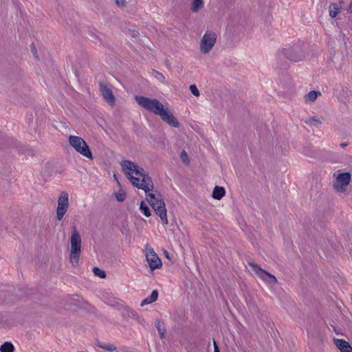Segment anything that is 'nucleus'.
I'll list each match as a JSON object with an SVG mask.
<instances>
[{"label":"nucleus","mask_w":352,"mask_h":352,"mask_svg":"<svg viewBox=\"0 0 352 352\" xmlns=\"http://www.w3.org/2000/svg\"><path fill=\"white\" fill-rule=\"evenodd\" d=\"M81 256V236L74 227L70 239L69 261L73 267L80 264Z\"/></svg>","instance_id":"20e7f679"},{"label":"nucleus","mask_w":352,"mask_h":352,"mask_svg":"<svg viewBox=\"0 0 352 352\" xmlns=\"http://www.w3.org/2000/svg\"><path fill=\"white\" fill-rule=\"evenodd\" d=\"M158 297V292L157 290H153L151 294L142 300L140 305L142 307L151 304L157 300Z\"/></svg>","instance_id":"4468645a"},{"label":"nucleus","mask_w":352,"mask_h":352,"mask_svg":"<svg viewBox=\"0 0 352 352\" xmlns=\"http://www.w3.org/2000/svg\"><path fill=\"white\" fill-rule=\"evenodd\" d=\"M31 47V51H32V54H33L34 56L36 58H38V56H37V52H36V50L35 46L32 44V45H31V47Z\"/></svg>","instance_id":"bb28decb"},{"label":"nucleus","mask_w":352,"mask_h":352,"mask_svg":"<svg viewBox=\"0 0 352 352\" xmlns=\"http://www.w3.org/2000/svg\"><path fill=\"white\" fill-rule=\"evenodd\" d=\"M217 40V34L212 30H207L201 37L199 45V52L203 55L209 54L213 50Z\"/></svg>","instance_id":"39448f33"},{"label":"nucleus","mask_w":352,"mask_h":352,"mask_svg":"<svg viewBox=\"0 0 352 352\" xmlns=\"http://www.w3.org/2000/svg\"><path fill=\"white\" fill-rule=\"evenodd\" d=\"M329 15L335 18L340 12V8L337 3H331L329 7Z\"/></svg>","instance_id":"a211bd4d"},{"label":"nucleus","mask_w":352,"mask_h":352,"mask_svg":"<svg viewBox=\"0 0 352 352\" xmlns=\"http://www.w3.org/2000/svg\"><path fill=\"white\" fill-rule=\"evenodd\" d=\"M204 7V0H192L190 3V10L192 12H198Z\"/></svg>","instance_id":"ddd939ff"},{"label":"nucleus","mask_w":352,"mask_h":352,"mask_svg":"<svg viewBox=\"0 0 352 352\" xmlns=\"http://www.w3.org/2000/svg\"><path fill=\"white\" fill-rule=\"evenodd\" d=\"M31 47V51H32V54H33L34 56L36 58H38V56H37V52H36V50L35 46L32 44V45H31V47Z\"/></svg>","instance_id":"cd10ccee"},{"label":"nucleus","mask_w":352,"mask_h":352,"mask_svg":"<svg viewBox=\"0 0 352 352\" xmlns=\"http://www.w3.org/2000/svg\"><path fill=\"white\" fill-rule=\"evenodd\" d=\"M120 166L122 172L133 186L146 191L151 189L152 179L142 166L127 160H122Z\"/></svg>","instance_id":"f257e3e1"},{"label":"nucleus","mask_w":352,"mask_h":352,"mask_svg":"<svg viewBox=\"0 0 352 352\" xmlns=\"http://www.w3.org/2000/svg\"><path fill=\"white\" fill-rule=\"evenodd\" d=\"M351 180V175L349 172L340 173L336 175L333 187L339 193L346 192Z\"/></svg>","instance_id":"0eeeda50"},{"label":"nucleus","mask_w":352,"mask_h":352,"mask_svg":"<svg viewBox=\"0 0 352 352\" xmlns=\"http://www.w3.org/2000/svg\"><path fill=\"white\" fill-rule=\"evenodd\" d=\"M181 158L184 162H188V155L186 151H182L181 153Z\"/></svg>","instance_id":"a878e982"},{"label":"nucleus","mask_w":352,"mask_h":352,"mask_svg":"<svg viewBox=\"0 0 352 352\" xmlns=\"http://www.w3.org/2000/svg\"><path fill=\"white\" fill-rule=\"evenodd\" d=\"M248 270L253 276L269 285L273 286L277 283V279L274 275L263 270L256 263H249Z\"/></svg>","instance_id":"423d86ee"},{"label":"nucleus","mask_w":352,"mask_h":352,"mask_svg":"<svg viewBox=\"0 0 352 352\" xmlns=\"http://www.w3.org/2000/svg\"><path fill=\"white\" fill-rule=\"evenodd\" d=\"M116 199L118 201L122 202L126 199V195L125 190L122 188V186L119 187L118 191L114 192Z\"/></svg>","instance_id":"f3484780"},{"label":"nucleus","mask_w":352,"mask_h":352,"mask_svg":"<svg viewBox=\"0 0 352 352\" xmlns=\"http://www.w3.org/2000/svg\"><path fill=\"white\" fill-rule=\"evenodd\" d=\"M145 256L147 263L151 271L159 269L162 267V263L157 254L155 252L153 248L146 245L145 249Z\"/></svg>","instance_id":"1a4fd4ad"},{"label":"nucleus","mask_w":352,"mask_h":352,"mask_svg":"<svg viewBox=\"0 0 352 352\" xmlns=\"http://www.w3.org/2000/svg\"><path fill=\"white\" fill-rule=\"evenodd\" d=\"M89 160L92 159V155H91V153L90 151H89Z\"/></svg>","instance_id":"f704fd0d"},{"label":"nucleus","mask_w":352,"mask_h":352,"mask_svg":"<svg viewBox=\"0 0 352 352\" xmlns=\"http://www.w3.org/2000/svg\"><path fill=\"white\" fill-rule=\"evenodd\" d=\"M348 11L352 14V2L350 3L349 6Z\"/></svg>","instance_id":"473e14b6"},{"label":"nucleus","mask_w":352,"mask_h":352,"mask_svg":"<svg viewBox=\"0 0 352 352\" xmlns=\"http://www.w3.org/2000/svg\"><path fill=\"white\" fill-rule=\"evenodd\" d=\"M226 194L223 187L215 186L212 192V197L215 199L220 200Z\"/></svg>","instance_id":"2eb2a0df"},{"label":"nucleus","mask_w":352,"mask_h":352,"mask_svg":"<svg viewBox=\"0 0 352 352\" xmlns=\"http://www.w3.org/2000/svg\"><path fill=\"white\" fill-rule=\"evenodd\" d=\"M333 342L340 352H352L350 343L343 339L333 338Z\"/></svg>","instance_id":"f8f14e48"},{"label":"nucleus","mask_w":352,"mask_h":352,"mask_svg":"<svg viewBox=\"0 0 352 352\" xmlns=\"http://www.w3.org/2000/svg\"><path fill=\"white\" fill-rule=\"evenodd\" d=\"M68 142L76 152L88 157V146L86 142L80 137L75 135H69Z\"/></svg>","instance_id":"6e6552de"},{"label":"nucleus","mask_w":352,"mask_h":352,"mask_svg":"<svg viewBox=\"0 0 352 352\" xmlns=\"http://www.w3.org/2000/svg\"><path fill=\"white\" fill-rule=\"evenodd\" d=\"M135 98L142 108L159 116L164 122L170 126L175 128L179 126V122L173 113L157 99L139 96H135Z\"/></svg>","instance_id":"f03ea898"},{"label":"nucleus","mask_w":352,"mask_h":352,"mask_svg":"<svg viewBox=\"0 0 352 352\" xmlns=\"http://www.w3.org/2000/svg\"><path fill=\"white\" fill-rule=\"evenodd\" d=\"M302 55H298V56H290L289 57V59H291V60H292L293 61H295V62L300 60L302 59Z\"/></svg>","instance_id":"393cba45"},{"label":"nucleus","mask_w":352,"mask_h":352,"mask_svg":"<svg viewBox=\"0 0 352 352\" xmlns=\"http://www.w3.org/2000/svg\"><path fill=\"white\" fill-rule=\"evenodd\" d=\"M191 93L196 97H199L200 94H199V91L198 89V88L197 87V86L195 85H190V87H189Z\"/></svg>","instance_id":"5701e85b"},{"label":"nucleus","mask_w":352,"mask_h":352,"mask_svg":"<svg viewBox=\"0 0 352 352\" xmlns=\"http://www.w3.org/2000/svg\"><path fill=\"white\" fill-rule=\"evenodd\" d=\"M116 4L119 6H122L124 5V0H115Z\"/></svg>","instance_id":"2f4dec72"},{"label":"nucleus","mask_w":352,"mask_h":352,"mask_svg":"<svg viewBox=\"0 0 352 352\" xmlns=\"http://www.w3.org/2000/svg\"><path fill=\"white\" fill-rule=\"evenodd\" d=\"M93 272L96 276H98L100 278H104L106 277L105 272L98 267H94Z\"/></svg>","instance_id":"4be33fe9"},{"label":"nucleus","mask_w":352,"mask_h":352,"mask_svg":"<svg viewBox=\"0 0 352 352\" xmlns=\"http://www.w3.org/2000/svg\"><path fill=\"white\" fill-rule=\"evenodd\" d=\"M213 345H214V351L213 352H220L219 346L214 340H213Z\"/></svg>","instance_id":"7c9ffc66"},{"label":"nucleus","mask_w":352,"mask_h":352,"mask_svg":"<svg viewBox=\"0 0 352 352\" xmlns=\"http://www.w3.org/2000/svg\"><path fill=\"white\" fill-rule=\"evenodd\" d=\"M146 201L150 204L156 214L160 217L163 225L168 223L166 205L162 195L157 190H154V184L152 182V188L148 191L144 190Z\"/></svg>","instance_id":"7ed1b4c3"},{"label":"nucleus","mask_w":352,"mask_h":352,"mask_svg":"<svg viewBox=\"0 0 352 352\" xmlns=\"http://www.w3.org/2000/svg\"><path fill=\"white\" fill-rule=\"evenodd\" d=\"M69 206V197L66 192H61L58 199L56 218L60 221L65 214Z\"/></svg>","instance_id":"9d476101"},{"label":"nucleus","mask_w":352,"mask_h":352,"mask_svg":"<svg viewBox=\"0 0 352 352\" xmlns=\"http://www.w3.org/2000/svg\"><path fill=\"white\" fill-rule=\"evenodd\" d=\"M321 95L320 91H311L304 97L306 102H314Z\"/></svg>","instance_id":"dca6fc26"},{"label":"nucleus","mask_w":352,"mask_h":352,"mask_svg":"<svg viewBox=\"0 0 352 352\" xmlns=\"http://www.w3.org/2000/svg\"><path fill=\"white\" fill-rule=\"evenodd\" d=\"M100 91L102 99L110 106L113 107L116 103V98L113 94L110 85L101 82L99 84Z\"/></svg>","instance_id":"9b49d317"},{"label":"nucleus","mask_w":352,"mask_h":352,"mask_svg":"<svg viewBox=\"0 0 352 352\" xmlns=\"http://www.w3.org/2000/svg\"><path fill=\"white\" fill-rule=\"evenodd\" d=\"M140 210L146 217H150L151 214L149 208L146 206L144 201H141Z\"/></svg>","instance_id":"aec40b11"},{"label":"nucleus","mask_w":352,"mask_h":352,"mask_svg":"<svg viewBox=\"0 0 352 352\" xmlns=\"http://www.w3.org/2000/svg\"><path fill=\"white\" fill-rule=\"evenodd\" d=\"M155 76L160 81H164L165 80V77L164 76V75L160 73L157 72Z\"/></svg>","instance_id":"c85d7f7f"},{"label":"nucleus","mask_w":352,"mask_h":352,"mask_svg":"<svg viewBox=\"0 0 352 352\" xmlns=\"http://www.w3.org/2000/svg\"><path fill=\"white\" fill-rule=\"evenodd\" d=\"M157 330H158V332L160 335L161 337H163L164 333H165V329L164 327H162L160 322L157 323Z\"/></svg>","instance_id":"b1692460"},{"label":"nucleus","mask_w":352,"mask_h":352,"mask_svg":"<svg viewBox=\"0 0 352 352\" xmlns=\"http://www.w3.org/2000/svg\"><path fill=\"white\" fill-rule=\"evenodd\" d=\"M113 177L114 180L116 181V182L117 183L118 187L122 186V185H121V184H120V181L118 179V177L117 176V175L116 174H113Z\"/></svg>","instance_id":"c756f323"},{"label":"nucleus","mask_w":352,"mask_h":352,"mask_svg":"<svg viewBox=\"0 0 352 352\" xmlns=\"http://www.w3.org/2000/svg\"><path fill=\"white\" fill-rule=\"evenodd\" d=\"M340 145H341V146L344 147V146H346L347 145V144L342 143Z\"/></svg>","instance_id":"72a5a7b5"},{"label":"nucleus","mask_w":352,"mask_h":352,"mask_svg":"<svg viewBox=\"0 0 352 352\" xmlns=\"http://www.w3.org/2000/svg\"><path fill=\"white\" fill-rule=\"evenodd\" d=\"M97 346L109 351H113L116 349V346L113 344L109 343L101 344L100 342H98Z\"/></svg>","instance_id":"412c9836"},{"label":"nucleus","mask_w":352,"mask_h":352,"mask_svg":"<svg viewBox=\"0 0 352 352\" xmlns=\"http://www.w3.org/2000/svg\"><path fill=\"white\" fill-rule=\"evenodd\" d=\"M14 349V345L10 342H5L0 347L1 352H13Z\"/></svg>","instance_id":"6ab92c4d"}]
</instances>
